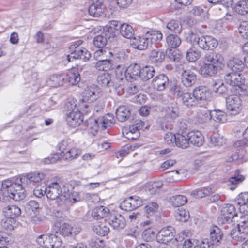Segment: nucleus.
<instances>
[{"label":"nucleus","instance_id":"obj_1","mask_svg":"<svg viewBox=\"0 0 248 248\" xmlns=\"http://www.w3.org/2000/svg\"><path fill=\"white\" fill-rule=\"evenodd\" d=\"M66 185L62 178H54L47 187V198L51 200H56V202L60 205L65 203L69 196V189Z\"/></svg>","mask_w":248,"mask_h":248},{"label":"nucleus","instance_id":"obj_2","mask_svg":"<svg viewBox=\"0 0 248 248\" xmlns=\"http://www.w3.org/2000/svg\"><path fill=\"white\" fill-rule=\"evenodd\" d=\"M1 191L4 196L19 201L24 199L26 197L25 190L22 186L17 183H13L9 180L2 182Z\"/></svg>","mask_w":248,"mask_h":248},{"label":"nucleus","instance_id":"obj_3","mask_svg":"<svg viewBox=\"0 0 248 248\" xmlns=\"http://www.w3.org/2000/svg\"><path fill=\"white\" fill-rule=\"evenodd\" d=\"M237 217L235 206L231 204H226L222 208L218 222L222 224H229L235 222V218Z\"/></svg>","mask_w":248,"mask_h":248},{"label":"nucleus","instance_id":"obj_4","mask_svg":"<svg viewBox=\"0 0 248 248\" xmlns=\"http://www.w3.org/2000/svg\"><path fill=\"white\" fill-rule=\"evenodd\" d=\"M237 224L238 228L232 230L230 233L231 237L237 241L242 242L248 237V221L244 219Z\"/></svg>","mask_w":248,"mask_h":248},{"label":"nucleus","instance_id":"obj_5","mask_svg":"<svg viewBox=\"0 0 248 248\" xmlns=\"http://www.w3.org/2000/svg\"><path fill=\"white\" fill-rule=\"evenodd\" d=\"M101 89L97 85L88 86L82 93V98L80 99L82 104L84 102H93L100 96Z\"/></svg>","mask_w":248,"mask_h":248},{"label":"nucleus","instance_id":"obj_6","mask_svg":"<svg viewBox=\"0 0 248 248\" xmlns=\"http://www.w3.org/2000/svg\"><path fill=\"white\" fill-rule=\"evenodd\" d=\"M226 108L230 115H235L241 110V100L236 95H230L226 99Z\"/></svg>","mask_w":248,"mask_h":248},{"label":"nucleus","instance_id":"obj_7","mask_svg":"<svg viewBox=\"0 0 248 248\" xmlns=\"http://www.w3.org/2000/svg\"><path fill=\"white\" fill-rule=\"evenodd\" d=\"M224 80L225 83L230 86V90L232 92V90H234L237 86L241 85L244 78L240 73L230 72L224 75Z\"/></svg>","mask_w":248,"mask_h":248},{"label":"nucleus","instance_id":"obj_8","mask_svg":"<svg viewBox=\"0 0 248 248\" xmlns=\"http://www.w3.org/2000/svg\"><path fill=\"white\" fill-rule=\"evenodd\" d=\"M142 205V199L138 196H130L124 200L121 204L120 207L125 211H132Z\"/></svg>","mask_w":248,"mask_h":248},{"label":"nucleus","instance_id":"obj_9","mask_svg":"<svg viewBox=\"0 0 248 248\" xmlns=\"http://www.w3.org/2000/svg\"><path fill=\"white\" fill-rule=\"evenodd\" d=\"M187 39L194 46H197L203 50H207L206 36H202L196 32L191 31L188 33Z\"/></svg>","mask_w":248,"mask_h":248},{"label":"nucleus","instance_id":"obj_10","mask_svg":"<svg viewBox=\"0 0 248 248\" xmlns=\"http://www.w3.org/2000/svg\"><path fill=\"white\" fill-rule=\"evenodd\" d=\"M91 58L90 52L85 48L77 49L66 56V60L70 62L76 59H80L84 62L88 61Z\"/></svg>","mask_w":248,"mask_h":248},{"label":"nucleus","instance_id":"obj_11","mask_svg":"<svg viewBox=\"0 0 248 248\" xmlns=\"http://www.w3.org/2000/svg\"><path fill=\"white\" fill-rule=\"evenodd\" d=\"M227 68L231 72L240 73L245 68V64L243 61L237 57H231L226 62Z\"/></svg>","mask_w":248,"mask_h":248},{"label":"nucleus","instance_id":"obj_12","mask_svg":"<svg viewBox=\"0 0 248 248\" xmlns=\"http://www.w3.org/2000/svg\"><path fill=\"white\" fill-rule=\"evenodd\" d=\"M113 124V118L112 115L108 114L105 116L98 118L94 121V132L99 129L104 130L111 126Z\"/></svg>","mask_w":248,"mask_h":248},{"label":"nucleus","instance_id":"obj_13","mask_svg":"<svg viewBox=\"0 0 248 248\" xmlns=\"http://www.w3.org/2000/svg\"><path fill=\"white\" fill-rule=\"evenodd\" d=\"M66 120L67 124L71 127H76L79 126L83 122V116L79 110H77L66 114Z\"/></svg>","mask_w":248,"mask_h":248},{"label":"nucleus","instance_id":"obj_14","mask_svg":"<svg viewBox=\"0 0 248 248\" xmlns=\"http://www.w3.org/2000/svg\"><path fill=\"white\" fill-rule=\"evenodd\" d=\"M56 223L55 225L59 228L60 233L63 236H69L70 235H75L80 232V228L77 227H73L71 224L67 223Z\"/></svg>","mask_w":248,"mask_h":248},{"label":"nucleus","instance_id":"obj_15","mask_svg":"<svg viewBox=\"0 0 248 248\" xmlns=\"http://www.w3.org/2000/svg\"><path fill=\"white\" fill-rule=\"evenodd\" d=\"M108 221L109 225L116 230L124 228L126 224L124 217L118 214H110L108 218Z\"/></svg>","mask_w":248,"mask_h":248},{"label":"nucleus","instance_id":"obj_16","mask_svg":"<svg viewBox=\"0 0 248 248\" xmlns=\"http://www.w3.org/2000/svg\"><path fill=\"white\" fill-rule=\"evenodd\" d=\"M152 85L157 91H164L169 85L168 77L165 74H160L152 80Z\"/></svg>","mask_w":248,"mask_h":248},{"label":"nucleus","instance_id":"obj_17","mask_svg":"<svg viewBox=\"0 0 248 248\" xmlns=\"http://www.w3.org/2000/svg\"><path fill=\"white\" fill-rule=\"evenodd\" d=\"M141 68L139 64L133 63L130 64L126 69L125 76L127 80H136L140 78Z\"/></svg>","mask_w":248,"mask_h":248},{"label":"nucleus","instance_id":"obj_18","mask_svg":"<svg viewBox=\"0 0 248 248\" xmlns=\"http://www.w3.org/2000/svg\"><path fill=\"white\" fill-rule=\"evenodd\" d=\"M174 236V229L171 226L162 229L158 232L157 239L165 243L171 240Z\"/></svg>","mask_w":248,"mask_h":248},{"label":"nucleus","instance_id":"obj_19","mask_svg":"<svg viewBox=\"0 0 248 248\" xmlns=\"http://www.w3.org/2000/svg\"><path fill=\"white\" fill-rule=\"evenodd\" d=\"M193 92L197 104H199L200 101H206L210 98L211 95L207 88L202 86L195 88Z\"/></svg>","mask_w":248,"mask_h":248},{"label":"nucleus","instance_id":"obj_20","mask_svg":"<svg viewBox=\"0 0 248 248\" xmlns=\"http://www.w3.org/2000/svg\"><path fill=\"white\" fill-rule=\"evenodd\" d=\"M149 42V38L146 34L145 37L137 36L133 38L131 41V45L135 48L145 50L148 47Z\"/></svg>","mask_w":248,"mask_h":248},{"label":"nucleus","instance_id":"obj_21","mask_svg":"<svg viewBox=\"0 0 248 248\" xmlns=\"http://www.w3.org/2000/svg\"><path fill=\"white\" fill-rule=\"evenodd\" d=\"M187 137L188 138L189 143L190 142L193 145L200 147L204 142V137L199 131H192L188 133Z\"/></svg>","mask_w":248,"mask_h":248},{"label":"nucleus","instance_id":"obj_22","mask_svg":"<svg viewBox=\"0 0 248 248\" xmlns=\"http://www.w3.org/2000/svg\"><path fill=\"white\" fill-rule=\"evenodd\" d=\"M220 67V65L203 63L200 69V72L204 76H212L217 73Z\"/></svg>","mask_w":248,"mask_h":248},{"label":"nucleus","instance_id":"obj_23","mask_svg":"<svg viewBox=\"0 0 248 248\" xmlns=\"http://www.w3.org/2000/svg\"><path fill=\"white\" fill-rule=\"evenodd\" d=\"M181 81L185 87H191L196 81V75L193 72L185 70L182 74Z\"/></svg>","mask_w":248,"mask_h":248},{"label":"nucleus","instance_id":"obj_24","mask_svg":"<svg viewBox=\"0 0 248 248\" xmlns=\"http://www.w3.org/2000/svg\"><path fill=\"white\" fill-rule=\"evenodd\" d=\"M212 87L214 92L220 94L233 93V91L231 92L230 88L226 87L225 84L221 80H214Z\"/></svg>","mask_w":248,"mask_h":248},{"label":"nucleus","instance_id":"obj_25","mask_svg":"<svg viewBox=\"0 0 248 248\" xmlns=\"http://www.w3.org/2000/svg\"><path fill=\"white\" fill-rule=\"evenodd\" d=\"M97 82L102 87H111L113 86L111 75L108 73L104 72L99 75L97 78Z\"/></svg>","mask_w":248,"mask_h":248},{"label":"nucleus","instance_id":"obj_26","mask_svg":"<svg viewBox=\"0 0 248 248\" xmlns=\"http://www.w3.org/2000/svg\"><path fill=\"white\" fill-rule=\"evenodd\" d=\"M65 81L70 85H76L80 80V76L79 72L76 69L69 71L66 74H64Z\"/></svg>","mask_w":248,"mask_h":248},{"label":"nucleus","instance_id":"obj_27","mask_svg":"<svg viewBox=\"0 0 248 248\" xmlns=\"http://www.w3.org/2000/svg\"><path fill=\"white\" fill-rule=\"evenodd\" d=\"M110 210L105 206H100L94 208L92 213L93 218L98 220L107 217L109 214Z\"/></svg>","mask_w":248,"mask_h":248},{"label":"nucleus","instance_id":"obj_28","mask_svg":"<svg viewBox=\"0 0 248 248\" xmlns=\"http://www.w3.org/2000/svg\"><path fill=\"white\" fill-rule=\"evenodd\" d=\"M5 217L14 220L21 214L20 208L15 205L8 206L4 209Z\"/></svg>","mask_w":248,"mask_h":248},{"label":"nucleus","instance_id":"obj_29","mask_svg":"<svg viewBox=\"0 0 248 248\" xmlns=\"http://www.w3.org/2000/svg\"><path fill=\"white\" fill-rule=\"evenodd\" d=\"M210 240L216 246H217L222 239V233L217 226L213 227L210 232Z\"/></svg>","mask_w":248,"mask_h":248},{"label":"nucleus","instance_id":"obj_30","mask_svg":"<svg viewBox=\"0 0 248 248\" xmlns=\"http://www.w3.org/2000/svg\"><path fill=\"white\" fill-rule=\"evenodd\" d=\"M165 57V53L158 49L153 50L149 56V60L152 63H157L162 62Z\"/></svg>","mask_w":248,"mask_h":248},{"label":"nucleus","instance_id":"obj_31","mask_svg":"<svg viewBox=\"0 0 248 248\" xmlns=\"http://www.w3.org/2000/svg\"><path fill=\"white\" fill-rule=\"evenodd\" d=\"M65 82L64 74L53 75L47 81L48 84L52 87L62 86Z\"/></svg>","mask_w":248,"mask_h":248},{"label":"nucleus","instance_id":"obj_32","mask_svg":"<svg viewBox=\"0 0 248 248\" xmlns=\"http://www.w3.org/2000/svg\"><path fill=\"white\" fill-rule=\"evenodd\" d=\"M130 111L125 106H120L116 112V118L120 122L125 121L130 116Z\"/></svg>","mask_w":248,"mask_h":248},{"label":"nucleus","instance_id":"obj_33","mask_svg":"<svg viewBox=\"0 0 248 248\" xmlns=\"http://www.w3.org/2000/svg\"><path fill=\"white\" fill-rule=\"evenodd\" d=\"M220 59V55L219 54L209 52L205 55L203 59V63L220 65L221 62Z\"/></svg>","mask_w":248,"mask_h":248},{"label":"nucleus","instance_id":"obj_34","mask_svg":"<svg viewBox=\"0 0 248 248\" xmlns=\"http://www.w3.org/2000/svg\"><path fill=\"white\" fill-rule=\"evenodd\" d=\"M154 68L150 66H146L141 68L140 78L143 80H148L155 75Z\"/></svg>","mask_w":248,"mask_h":248},{"label":"nucleus","instance_id":"obj_35","mask_svg":"<svg viewBox=\"0 0 248 248\" xmlns=\"http://www.w3.org/2000/svg\"><path fill=\"white\" fill-rule=\"evenodd\" d=\"M89 13L91 16L94 17H98L103 12V7L102 2L98 1L93 3L89 8Z\"/></svg>","mask_w":248,"mask_h":248},{"label":"nucleus","instance_id":"obj_36","mask_svg":"<svg viewBox=\"0 0 248 248\" xmlns=\"http://www.w3.org/2000/svg\"><path fill=\"white\" fill-rule=\"evenodd\" d=\"M240 170H236L234 175L230 178L228 180V185H232L233 186L230 187L232 190L235 189L236 185L242 183L244 180V177L240 174Z\"/></svg>","mask_w":248,"mask_h":248},{"label":"nucleus","instance_id":"obj_37","mask_svg":"<svg viewBox=\"0 0 248 248\" xmlns=\"http://www.w3.org/2000/svg\"><path fill=\"white\" fill-rule=\"evenodd\" d=\"M120 32L122 36L127 39L131 38L134 34L133 27L126 23H123L120 26Z\"/></svg>","mask_w":248,"mask_h":248},{"label":"nucleus","instance_id":"obj_38","mask_svg":"<svg viewBox=\"0 0 248 248\" xmlns=\"http://www.w3.org/2000/svg\"><path fill=\"white\" fill-rule=\"evenodd\" d=\"M163 185L161 181L149 182L144 186V189L149 194H154Z\"/></svg>","mask_w":248,"mask_h":248},{"label":"nucleus","instance_id":"obj_39","mask_svg":"<svg viewBox=\"0 0 248 248\" xmlns=\"http://www.w3.org/2000/svg\"><path fill=\"white\" fill-rule=\"evenodd\" d=\"M174 144L176 146L185 149L189 146V140L187 137L181 134H177L175 136Z\"/></svg>","mask_w":248,"mask_h":248},{"label":"nucleus","instance_id":"obj_40","mask_svg":"<svg viewBox=\"0 0 248 248\" xmlns=\"http://www.w3.org/2000/svg\"><path fill=\"white\" fill-rule=\"evenodd\" d=\"M95 68L100 71H104L107 72V71L111 69L112 67V64L110 60L107 59H100L96 62Z\"/></svg>","mask_w":248,"mask_h":248},{"label":"nucleus","instance_id":"obj_41","mask_svg":"<svg viewBox=\"0 0 248 248\" xmlns=\"http://www.w3.org/2000/svg\"><path fill=\"white\" fill-rule=\"evenodd\" d=\"M182 101L183 104L188 107L194 106L198 104L195 96L193 95V92L192 93L188 92L185 93L182 96Z\"/></svg>","mask_w":248,"mask_h":248},{"label":"nucleus","instance_id":"obj_42","mask_svg":"<svg viewBox=\"0 0 248 248\" xmlns=\"http://www.w3.org/2000/svg\"><path fill=\"white\" fill-rule=\"evenodd\" d=\"M196 118L200 124H203L211 120L210 111L206 109L199 110Z\"/></svg>","mask_w":248,"mask_h":248},{"label":"nucleus","instance_id":"obj_43","mask_svg":"<svg viewBox=\"0 0 248 248\" xmlns=\"http://www.w3.org/2000/svg\"><path fill=\"white\" fill-rule=\"evenodd\" d=\"M93 230L99 235L105 236L109 232V228L106 223L101 222L95 225L93 228Z\"/></svg>","mask_w":248,"mask_h":248},{"label":"nucleus","instance_id":"obj_44","mask_svg":"<svg viewBox=\"0 0 248 248\" xmlns=\"http://www.w3.org/2000/svg\"><path fill=\"white\" fill-rule=\"evenodd\" d=\"M167 44L169 47L177 48L181 43L180 38L177 35L170 34L166 38Z\"/></svg>","mask_w":248,"mask_h":248},{"label":"nucleus","instance_id":"obj_45","mask_svg":"<svg viewBox=\"0 0 248 248\" xmlns=\"http://www.w3.org/2000/svg\"><path fill=\"white\" fill-rule=\"evenodd\" d=\"M62 245V241L55 234H49L48 245L47 248H59Z\"/></svg>","mask_w":248,"mask_h":248},{"label":"nucleus","instance_id":"obj_46","mask_svg":"<svg viewBox=\"0 0 248 248\" xmlns=\"http://www.w3.org/2000/svg\"><path fill=\"white\" fill-rule=\"evenodd\" d=\"M237 203L239 205L243 206V209L248 215V192L241 193L238 195Z\"/></svg>","mask_w":248,"mask_h":248},{"label":"nucleus","instance_id":"obj_47","mask_svg":"<svg viewBox=\"0 0 248 248\" xmlns=\"http://www.w3.org/2000/svg\"><path fill=\"white\" fill-rule=\"evenodd\" d=\"M211 119L217 123H223L226 120V115L224 112L219 110H214L210 111Z\"/></svg>","mask_w":248,"mask_h":248},{"label":"nucleus","instance_id":"obj_48","mask_svg":"<svg viewBox=\"0 0 248 248\" xmlns=\"http://www.w3.org/2000/svg\"><path fill=\"white\" fill-rule=\"evenodd\" d=\"M170 31L175 33H180L182 30V26L178 21L171 20L169 22L166 26Z\"/></svg>","mask_w":248,"mask_h":248},{"label":"nucleus","instance_id":"obj_49","mask_svg":"<svg viewBox=\"0 0 248 248\" xmlns=\"http://www.w3.org/2000/svg\"><path fill=\"white\" fill-rule=\"evenodd\" d=\"M236 10L240 15H245L248 13V0H242L236 5Z\"/></svg>","mask_w":248,"mask_h":248},{"label":"nucleus","instance_id":"obj_50","mask_svg":"<svg viewBox=\"0 0 248 248\" xmlns=\"http://www.w3.org/2000/svg\"><path fill=\"white\" fill-rule=\"evenodd\" d=\"M156 237L154 229L150 227L145 228L142 233V238L146 241H150Z\"/></svg>","mask_w":248,"mask_h":248},{"label":"nucleus","instance_id":"obj_51","mask_svg":"<svg viewBox=\"0 0 248 248\" xmlns=\"http://www.w3.org/2000/svg\"><path fill=\"white\" fill-rule=\"evenodd\" d=\"M225 142V139L218 133H214L210 138V144L214 146H222Z\"/></svg>","mask_w":248,"mask_h":248},{"label":"nucleus","instance_id":"obj_52","mask_svg":"<svg viewBox=\"0 0 248 248\" xmlns=\"http://www.w3.org/2000/svg\"><path fill=\"white\" fill-rule=\"evenodd\" d=\"M172 205L174 207H179L184 205L187 202L186 198L183 195H178L171 198Z\"/></svg>","mask_w":248,"mask_h":248},{"label":"nucleus","instance_id":"obj_53","mask_svg":"<svg viewBox=\"0 0 248 248\" xmlns=\"http://www.w3.org/2000/svg\"><path fill=\"white\" fill-rule=\"evenodd\" d=\"M146 35L149 40L152 43H155L160 41L162 39V34L158 31H150L146 32Z\"/></svg>","mask_w":248,"mask_h":248},{"label":"nucleus","instance_id":"obj_54","mask_svg":"<svg viewBox=\"0 0 248 248\" xmlns=\"http://www.w3.org/2000/svg\"><path fill=\"white\" fill-rule=\"evenodd\" d=\"M45 177V174L40 172H31L27 175V179L32 182H39L44 179Z\"/></svg>","mask_w":248,"mask_h":248},{"label":"nucleus","instance_id":"obj_55","mask_svg":"<svg viewBox=\"0 0 248 248\" xmlns=\"http://www.w3.org/2000/svg\"><path fill=\"white\" fill-rule=\"evenodd\" d=\"M201 56V52L194 48H190L186 52V57L191 62H195Z\"/></svg>","mask_w":248,"mask_h":248},{"label":"nucleus","instance_id":"obj_56","mask_svg":"<svg viewBox=\"0 0 248 248\" xmlns=\"http://www.w3.org/2000/svg\"><path fill=\"white\" fill-rule=\"evenodd\" d=\"M16 225V220L9 217H5V218L2 219L1 221V225L2 227L7 231L12 230L15 227Z\"/></svg>","mask_w":248,"mask_h":248},{"label":"nucleus","instance_id":"obj_57","mask_svg":"<svg viewBox=\"0 0 248 248\" xmlns=\"http://www.w3.org/2000/svg\"><path fill=\"white\" fill-rule=\"evenodd\" d=\"M175 217L181 222H186L189 217V213L183 208L178 209L175 213Z\"/></svg>","mask_w":248,"mask_h":248},{"label":"nucleus","instance_id":"obj_58","mask_svg":"<svg viewBox=\"0 0 248 248\" xmlns=\"http://www.w3.org/2000/svg\"><path fill=\"white\" fill-rule=\"evenodd\" d=\"M178 109L176 108L171 107L168 108L167 110V113L164 117L166 119L171 122L176 119L178 116Z\"/></svg>","mask_w":248,"mask_h":248},{"label":"nucleus","instance_id":"obj_59","mask_svg":"<svg viewBox=\"0 0 248 248\" xmlns=\"http://www.w3.org/2000/svg\"><path fill=\"white\" fill-rule=\"evenodd\" d=\"M79 152H80L77 148H72L68 150L65 154H64L63 157L65 160H72L78 156Z\"/></svg>","mask_w":248,"mask_h":248},{"label":"nucleus","instance_id":"obj_60","mask_svg":"<svg viewBox=\"0 0 248 248\" xmlns=\"http://www.w3.org/2000/svg\"><path fill=\"white\" fill-rule=\"evenodd\" d=\"M107 38L101 35H97L93 39L94 46L100 48L104 47L107 44Z\"/></svg>","mask_w":248,"mask_h":248},{"label":"nucleus","instance_id":"obj_61","mask_svg":"<svg viewBox=\"0 0 248 248\" xmlns=\"http://www.w3.org/2000/svg\"><path fill=\"white\" fill-rule=\"evenodd\" d=\"M68 195V198L65 202V203L70 202L71 203H75L79 202L81 199L80 193L77 191H74L71 193V194H70L69 190Z\"/></svg>","mask_w":248,"mask_h":248},{"label":"nucleus","instance_id":"obj_62","mask_svg":"<svg viewBox=\"0 0 248 248\" xmlns=\"http://www.w3.org/2000/svg\"><path fill=\"white\" fill-rule=\"evenodd\" d=\"M244 81L239 85L233 91V93H238L240 95H248V86L244 84Z\"/></svg>","mask_w":248,"mask_h":248},{"label":"nucleus","instance_id":"obj_63","mask_svg":"<svg viewBox=\"0 0 248 248\" xmlns=\"http://www.w3.org/2000/svg\"><path fill=\"white\" fill-rule=\"evenodd\" d=\"M239 32L242 37L248 39V21H245L241 23Z\"/></svg>","mask_w":248,"mask_h":248},{"label":"nucleus","instance_id":"obj_64","mask_svg":"<svg viewBox=\"0 0 248 248\" xmlns=\"http://www.w3.org/2000/svg\"><path fill=\"white\" fill-rule=\"evenodd\" d=\"M183 248H199V242L196 239H187L184 242Z\"/></svg>","mask_w":248,"mask_h":248}]
</instances>
